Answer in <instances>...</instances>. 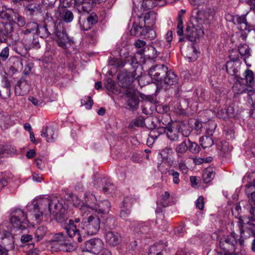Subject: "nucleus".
Wrapping results in <instances>:
<instances>
[{"label":"nucleus","instance_id":"1","mask_svg":"<svg viewBox=\"0 0 255 255\" xmlns=\"http://www.w3.org/2000/svg\"><path fill=\"white\" fill-rule=\"evenodd\" d=\"M214 15L213 10L210 8L205 7L198 10L196 15L191 18L186 28V35L188 40L193 41L203 35L204 30L209 27Z\"/></svg>","mask_w":255,"mask_h":255},{"label":"nucleus","instance_id":"2","mask_svg":"<svg viewBox=\"0 0 255 255\" xmlns=\"http://www.w3.org/2000/svg\"><path fill=\"white\" fill-rule=\"evenodd\" d=\"M62 204L60 203L57 197L50 199L44 198L38 201V205H34L33 210V216L35 217V220L38 222L40 218L43 214L45 215L53 216L57 222L62 223L65 222L64 227L69 223V221L66 215L62 213Z\"/></svg>","mask_w":255,"mask_h":255},{"label":"nucleus","instance_id":"3","mask_svg":"<svg viewBox=\"0 0 255 255\" xmlns=\"http://www.w3.org/2000/svg\"><path fill=\"white\" fill-rule=\"evenodd\" d=\"M100 220L96 215H90L88 217H84L79 228L74 225L72 220L69 221L65 227L66 234L70 238L79 243L82 242V236L93 235L98 232L100 229Z\"/></svg>","mask_w":255,"mask_h":255},{"label":"nucleus","instance_id":"4","mask_svg":"<svg viewBox=\"0 0 255 255\" xmlns=\"http://www.w3.org/2000/svg\"><path fill=\"white\" fill-rule=\"evenodd\" d=\"M244 76L246 84L244 83V79L243 78L237 79L233 86V91L237 94L248 91L249 100L254 101L255 98V89L254 88L255 85L254 73L252 70L247 69L244 73ZM249 102L251 103L250 101Z\"/></svg>","mask_w":255,"mask_h":255},{"label":"nucleus","instance_id":"5","mask_svg":"<svg viewBox=\"0 0 255 255\" xmlns=\"http://www.w3.org/2000/svg\"><path fill=\"white\" fill-rule=\"evenodd\" d=\"M237 245L238 235L235 232H232L229 235L224 236L220 240V255H238L236 252Z\"/></svg>","mask_w":255,"mask_h":255},{"label":"nucleus","instance_id":"6","mask_svg":"<svg viewBox=\"0 0 255 255\" xmlns=\"http://www.w3.org/2000/svg\"><path fill=\"white\" fill-rule=\"evenodd\" d=\"M10 223L13 228L23 230L28 226V221L24 212L22 210L16 209L11 214Z\"/></svg>","mask_w":255,"mask_h":255},{"label":"nucleus","instance_id":"7","mask_svg":"<svg viewBox=\"0 0 255 255\" xmlns=\"http://www.w3.org/2000/svg\"><path fill=\"white\" fill-rule=\"evenodd\" d=\"M131 35L140 36H146L147 38L153 39L155 37V32L153 29L145 26L142 22L139 20L138 23L134 22L130 30Z\"/></svg>","mask_w":255,"mask_h":255},{"label":"nucleus","instance_id":"8","mask_svg":"<svg viewBox=\"0 0 255 255\" xmlns=\"http://www.w3.org/2000/svg\"><path fill=\"white\" fill-rule=\"evenodd\" d=\"M168 69V67L163 64L155 65L149 69L148 75L154 83L161 85Z\"/></svg>","mask_w":255,"mask_h":255},{"label":"nucleus","instance_id":"9","mask_svg":"<svg viewBox=\"0 0 255 255\" xmlns=\"http://www.w3.org/2000/svg\"><path fill=\"white\" fill-rule=\"evenodd\" d=\"M104 244L99 239H91L85 243L83 250L94 254H99L103 249Z\"/></svg>","mask_w":255,"mask_h":255},{"label":"nucleus","instance_id":"10","mask_svg":"<svg viewBox=\"0 0 255 255\" xmlns=\"http://www.w3.org/2000/svg\"><path fill=\"white\" fill-rule=\"evenodd\" d=\"M56 35L58 45L64 49H67L73 43V41L68 37L66 33V30L63 28L59 29L57 27Z\"/></svg>","mask_w":255,"mask_h":255},{"label":"nucleus","instance_id":"11","mask_svg":"<svg viewBox=\"0 0 255 255\" xmlns=\"http://www.w3.org/2000/svg\"><path fill=\"white\" fill-rule=\"evenodd\" d=\"M95 4V0H74V6L80 13H88Z\"/></svg>","mask_w":255,"mask_h":255},{"label":"nucleus","instance_id":"12","mask_svg":"<svg viewBox=\"0 0 255 255\" xmlns=\"http://www.w3.org/2000/svg\"><path fill=\"white\" fill-rule=\"evenodd\" d=\"M125 94L127 98L128 109L131 111L136 109L138 108L139 101L134 89L131 88H128L125 91Z\"/></svg>","mask_w":255,"mask_h":255},{"label":"nucleus","instance_id":"13","mask_svg":"<svg viewBox=\"0 0 255 255\" xmlns=\"http://www.w3.org/2000/svg\"><path fill=\"white\" fill-rule=\"evenodd\" d=\"M41 135L46 138L48 142H52L57 137V132L52 127H46L42 128Z\"/></svg>","mask_w":255,"mask_h":255},{"label":"nucleus","instance_id":"14","mask_svg":"<svg viewBox=\"0 0 255 255\" xmlns=\"http://www.w3.org/2000/svg\"><path fill=\"white\" fill-rule=\"evenodd\" d=\"M160 53L158 51L154 45H147L142 49H141L137 52L140 55L144 54L149 58L153 59L156 57Z\"/></svg>","mask_w":255,"mask_h":255},{"label":"nucleus","instance_id":"15","mask_svg":"<svg viewBox=\"0 0 255 255\" xmlns=\"http://www.w3.org/2000/svg\"><path fill=\"white\" fill-rule=\"evenodd\" d=\"M138 20H140L145 26H152L156 20V14L153 11H149L146 13L144 15H141L138 17Z\"/></svg>","mask_w":255,"mask_h":255},{"label":"nucleus","instance_id":"16","mask_svg":"<svg viewBox=\"0 0 255 255\" xmlns=\"http://www.w3.org/2000/svg\"><path fill=\"white\" fill-rule=\"evenodd\" d=\"M123 205L120 213V217L126 221L130 214V208L132 206V203L129 198H126L123 201Z\"/></svg>","mask_w":255,"mask_h":255},{"label":"nucleus","instance_id":"17","mask_svg":"<svg viewBox=\"0 0 255 255\" xmlns=\"http://www.w3.org/2000/svg\"><path fill=\"white\" fill-rule=\"evenodd\" d=\"M188 150V145L186 140H185L181 143L176 145L175 151L177 155V159L188 158L186 153Z\"/></svg>","mask_w":255,"mask_h":255},{"label":"nucleus","instance_id":"18","mask_svg":"<svg viewBox=\"0 0 255 255\" xmlns=\"http://www.w3.org/2000/svg\"><path fill=\"white\" fill-rule=\"evenodd\" d=\"M105 239L110 245L115 246L120 243L121 241V237L119 233L110 231L106 233Z\"/></svg>","mask_w":255,"mask_h":255},{"label":"nucleus","instance_id":"19","mask_svg":"<svg viewBox=\"0 0 255 255\" xmlns=\"http://www.w3.org/2000/svg\"><path fill=\"white\" fill-rule=\"evenodd\" d=\"M234 24L238 25V28L242 31L248 29V23L246 19V14L241 16L235 15L233 17Z\"/></svg>","mask_w":255,"mask_h":255},{"label":"nucleus","instance_id":"20","mask_svg":"<svg viewBox=\"0 0 255 255\" xmlns=\"http://www.w3.org/2000/svg\"><path fill=\"white\" fill-rule=\"evenodd\" d=\"M12 30L11 24L0 22V41H3L5 39L6 35L11 33Z\"/></svg>","mask_w":255,"mask_h":255},{"label":"nucleus","instance_id":"21","mask_svg":"<svg viewBox=\"0 0 255 255\" xmlns=\"http://www.w3.org/2000/svg\"><path fill=\"white\" fill-rule=\"evenodd\" d=\"M163 80L162 81V84L164 83L168 85H173L177 83L178 78L177 76L175 75L173 71L171 70L168 69V71L167 73H166V75Z\"/></svg>","mask_w":255,"mask_h":255},{"label":"nucleus","instance_id":"22","mask_svg":"<svg viewBox=\"0 0 255 255\" xmlns=\"http://www.w3.org/2000/svg\"><path fill=\"white\" fill-rule=\"evenodd\" d=\"M95 211L104 214L109 213L111 207V204L108 200H104L98 204H94Z\"/></svg>","mask_w":255,"mask_h":255},{"label":"nucleus","instance_id":"23","mask_svg":"<svg viewBox=\"0 0 255 255\" xmlns=\"http://www.w3.org/2000/svg\"><path fill=\"white\" fill-rule=\"evenodd\" d=\"M59 16L61 20L67 23L71 22L73 18L74 15L73 13L65 8L59 9Z\"/></svg>","mask_w":255,"mask_h":255},{"label":"nucleus","instance_id":"24","mask_svg":"<svg viewBox=\"0 0 255 255\" xmlns=\"http://www.w3.org/2000/svg\"><path fill=\"white\" fill-rule=\"evenodd\" d=\"M167 245L162 243H156L151 246L148 251V255H162V251Z\"/></svg>","mask_w":255,"mask_h":255},{"label":"nucleus","instance_id":"25","mask_svg":"<svg viewBox=\"0 0 255 255\" xmlns=\"http://www.w3.org/2000/svg\"><path fill=\"white\" fill-rule=\"evenodd\" d=\"M165 131L168 138L171 140L176 141L178 139L180 129L178 127H167L165 128Z\"/></svg>","mask_w":255,"mask_h":255},{"label":"nucleus","instance_id":"26","mask_svg":"<svg viewBox=\"0 0 255 255\" xmlns=\"http://www.w3.org/2000/svg\"><path fill=\"white\" fill-rule=\"evenodd\" d=\"M238 51L247 66H251V64H248L247 61V59L251 56V51L249 46L246 44H240L238 47Z\"/></svg>","mask_w":255,"mask_h":255},{"label":"nucleus","instance_id":"27","mask_svg":"<svg viewBox=\"0 0 255 255\" xmlns=\"http://www.w3.org/2000/svg\"><path fill=\"white\" fill-rule=\"evenodd\" d=\"M215 176V172L214 169L211 167H209L204 171L202 178L204 183H208L214 179Z\"/></svg>","mask_w":255,"mask_h":255},{"label":"nucleus","instance_id":"28","mask_svg":"<svg viewBox=\"0 0 255 255\" xmlns=\"http://www.w3.org/2000/svg\"><path fill=\"white\" fill-rule=\"evenodd\" d=\"M27 11L31 15H36L40 13L41 6L37 3H31L26 6Z\"/></svg>","mask_w":255,"mask_h":255},{"label":"nucleus","instance_id":"29","mask_svg":"<svg viewBox=\"0 0 255 255\" xmlns=\"http://www.w3.org/2000/svg\"><path fill=\"white\" fill-rule=\"evenodd\" d=\"M37 32L42 37L46 38L53 32V29L48 27L47 25L44 24L37 27Z\"/></svg>","mask_w":255,"mask_h":255},{"label":"nucleus","instance_id":"30","mask_svg":"<svg viewBox=\"0 0 255 255\" xmlns=\"http://www.w3.org/2000/svg\"><path fill=\"white\" fill-rule=\"evenodd\" d=\"M201 145L203 148L211 147L214 143L213 139L210 136H203L200 138Z\"/></svg>","mask_w":255,"mask_h":255},{"label":"nucleus","instance_id":"31","mask_svg":"<svg viewBox=\"0 0 255 255\" xmlns=\"http://www.w3.org/2000/svg\"><path fill=\"white\" fill-rule=\"evenodd\" d=\"M94 205L83 204L80 208L81 214L82 216H88L92 212L95 211Z\"/></svg>","mask_w":255,"mask_h":255},{"label":"nucleus","instance_id":"32","mask_svg":"<svg viewBox=\"0 0 255 255\" xmlns=\"http://www.w3.org/2000/svg\"><path fill=\"white\" fill-rule=\"evenodd\" d=\"M13 13V9L3 7L0 11V18L3 19L9 20Z\"/></svg>","mask_w":255,"mask_h":255},{"label":"nucleus","instance_id":"33","mask_svg":"<svg viewBox=\"0 0 255 255\" xmlns=\"http://www.w3.org/2000/svg\"><path fill=\"white\" fill-rule=\"evenodd\" d=\"M47 232L46 227L41 226L39 227L35 231V236L37 241L42 239Z\"/></svg>","mask_w":255,"mask_h":255},{"label":"nucleus","instance_id":"34","mask_svg":"<svg viewBox=\"0 0 255 255\" xmlns=\"http://www.w3.org/2000/svg\"><path fill=\"white\" fill-rule=\"evenodd\" d=\"M157 5H160L155 0H143L141 6L144 9L153 8Z\"/></svg>","mask_w":255,"mask_h":255},{"label":"nucleus","instance_id":"35","mask_svg":"<svg viewBox=\"0 0 255 255\" xmlns=\"http://www.w3.org/2000/svg\"><path fill=\"white\" fill-rule=\"evenodd\" d=\"M171 197L168 191H165L161 196V204L163 207H167L170 205Z\"/></svg>","mask_w":255,"mask_h":255},{"label":"nucleus","instance_id":"36","mask_svg":"<svg viewBox=\"0 0 255 255\" xmlns=\"http://www.w3.org/2000/svg\"><path fill=\"white\" fill-rule=\"evenodd\" d=\"M187 159V158L177 159L178 168L182 173L184 174H187L189 170L186 164Z\"/></svg>","mask_w":255,"mask_h":255},{"label":"nucleus","instance_id":"37","mask_svg":"<svg viewBox=\"0 0 255 255\" xmlns=\"http://www.w3.org/2000/svg\"><path fill=\"white\" fill-rule=\"evenodd\" d=\"M85 204L88 205H94L96 204L97 199L94 194L90 192H87L85 195Z\"/></svg>","mask_w":255,"mask_h":255},{"label":"nucleus","instance_id":"38","mask_svg":"<svg viewBox=\"0 0 255 255\" xmlns=\"http://www.w3.org/2000/svg\"><path fill=\"white\" fill-rule=\"evenodd\" d=\"M188 141L190 143L188 146V149L193 153H198L200 150V146L196 143L191 142L189 139L188 140Z\"/></svg>","mask_w":255,"mask_h":255},{"label":"nucleus","instance_id":"39","mask_svg":"<svg viewBox=\"0 0 255 255\" xmlns=\"http://www.w3.org/2000/svg\"><path fill=\"white\" fill-rule=\"evenodd\" d=\"M169 175L172 177L173 182L174 184H178L180 181L179 178V173L174 170V169H171L168 171Z\"/></svg>","mask_w":255,"mask_h":255},{"label":"nucleus","instance_id":"40","mask_svg":"<svg viewBox=\"0 0 255 255\" xmlns=\"http://www.w3.org/2000/svg\"><path fill=\"white\" fill-rule=\"evenodd\" d=\"M109 63L116 67H123L125 66V62L120 59L113 58L109 61Z\"/></svg>","mask_w":255,"mask_h":255},{"label":"nucleus","instance_id":"41","mask_svg":"<svg viewBox=\"0 0 255 255\" xmlns=\"http://www.w3.org/2000/svg\"><path fill=\"white\" fill-rule=\"evenodd\" d=\"M81 104L86 106V109H90L93 105V101L92 98L89 97H86L84 99H82Z\"/></svg>","mask_w":255,"mask_h":255},{"label":"nucleus","instance_id":"42","mask_svg":"<svg viewBox=\"0 0 255 255\" xmlns=\"http://www.w3.org/2000/svg\"><path fill=\"white\" fill-rule=\"evenodd\" d=\"M251 203H254V206H252L251 208L250 209V213L252 216V218H253L254 220H255V191H253L251 194Z\"/></svg>","mask_w":255,"mask_h":255},{"label":"nucleus","instance_id":"43","mask_svg":"<svg viewBox=\"0 0 255 255\" xmlns=\"http://www.w3.org/2000/svg\"><path fill=\"white\" fill-rule=\"evenodd\" d=\"M9 49L8 47L3 48L0 53V60L5 61L9 56Z\"/></svg>","mask_w":255,"mask_h":255},{"label":"nucleus","instance_id":"44","mask_svg":"<svg viewBox=\"0 0 255 255\" xmlns=\"http://www.w3.org/2000/svg\"><path fill=\"white\" fill-rule=\"evenodd\" d=\"M179 128L180 129V132L183 136L188 137L190 134L191 130L189 127L185 125H182Z\"/></svg>","mask_w":255,"mask_h":255},{"label":"nucleus","instance_id":"45","mask_svg":"<svg viewBox=\"0 0 255 255\" xmlns=\"http://www.w3.org/2000/svg\"><path fill=\"white\" fill-rule=\"evenodd\" d=\"M88 23L90 22L91 25H93L98 22V16L95 13H91L87 18Z\"/></svg>","mask_w":255,"mask_h":255},{"label":"nucleus","instance_id":"46","mask_svg":"<svg viewBox=\"0 0 255 255\" xmlns=\"http://www.w3.org/2000/svg\"><path fill=\"white\" fill-rule=\"evenodd\" d=\"M217 116L220 118L223 119H226V118L229 117V115L228 113V110H227V108L221 109L220 111H219L217 113Z\"/></svg>","mask_w":255,"mask_h":255},{"label":"nucleus","instance_id":"47","mask_svg":"<svg viewBox=\"0 0 255 255\" xmlns=\"http://www.w3.org/2000/svg\"><path fill=\"white\" fill-rule=\"evenodd\" d=\"M177 33L179 35H182L183 34V21L180 16L178 17V24L177 26Z\"/></svg>","mask_w":255,"mask_h":255},{"label":"nucleus","instance_id":"48","mask_svg":"<svg viewBox=\"0 0 255 255\" xmlns=\"http://www.w3.org/2000/svg\"><path fill=\"white\" fill-rule=\"evenodd\" d=\"M54 240L57 242H65L66 240V235L63 233H59L54 236Z\"/></svg>","mask_w":255,"mask_h":255},{"label":"nucleus","instance_id":"49","mask_svg":"<svg viewBox=\"0 0 255 255\" xmlns=\"http://www.w3.org/2000/svg\"><path fill=\"white\" fill-rule=\"evenodd\" d=\"M246 229L248 230L254 236H255V224L250 221L247 223Z\"/></svg>","mask_w":255,"mask_h":255},{"label":"nucleus","instance_id":"50","mask_svg":"<svg viewBox=\"0 0 255 255\" xmlns=\"http://www.w3.org/2000/svg\"><path fill=\"white\" fill-rule=\"evenodd\" d=\"M0 238L2 239L6 238L9 239L11 242H13V237L12 234L7 231H3L1 233L0 232Z\"/></svg>","mask_w":255,"mask_h":255},{"label":"nucleus","instance_id":"51","mask_svg":"<svg viewBox=\"0 0 255 255\" xmlns=\"http://www.w3.org/2000/svg\"><path fill=\"white\" fill-rule=\"evenodd\" d=\"M114 185L110 182H107L105 186L103 188V190L105 193L112 192L114 189Z\"/></svg>","mask_w":255,"mask_h":255},{"label":"nucleus","instance_id":"52","mask_svg":"<svg viewBox=\"0 0 255 255\" xmlns=\"http://www.w3.org/2000/svg\"><path fill=\"white\" fill-rule=\"evenodd\" d=\"M196 207L200 210H203L204 209V198L203 196H200L196 202Z\"/></svg>","mask_w":255,"mask_h":255},{"label":"nucleus","instance_id":"53","mask_svg":"<svg viewBox=\"0 0 255 255\" xmlns=\"http://www.w3.org/2000/svg\"><path fill=\"white\" fill-rule=\"evenodd\" d=\"M134 45L136 48H144L145 46L146 42L143 40L138 39L134 42Z\"/></svg>","mask_w":255,"mask_h":255},{"label":"nucleus","instance_id":"54","mask_svg":"<svg viewBox=\"0 0 255 255\" xmlns=\"http://www.w3.org/2000/svg\"><path fill=\"white\" fill-rule=\"evenodd\" d=\"M32 239V237L30 235H23L21 236V242L23 244L27 243Z\"/></svg>","mask_w":255,"mask_h":255},{"label":"nucleus","instance_id":"55","mask_svg":"<svg viewBox=\"0 0 255 255\" xmlns=\"http://www.w3.org/2000/svg\"><path fill=\"white\" fill-rule=\"evenodd\" d=\"M17 23L19 26L22 27L25 24V18L21 16H17Z\"/></svg>","mask_w":255,"mask_h":255},{"label":"nucleus","instance_id":"56","mask_svg":"<svg viewBox=\"0 0 255 255\" xmlns=\"http://www.w3.org/2000/svg\"><path fill=\"white\" fill-rule=\"evenodd\" d=\"M92 26V25H91L90 22L88 23V20L86 19L85 20L83 24H81V28L83 30H88Z\"/></svg>","mask_w":255,"mask_h":255},{"label":"nucleus","instance_id":"57","mask_svg":"<svg viewBox=\"0 0 255 255\" xmlns=\"http://www.w3.org/2000/svg\"><path fill=\"white\" fill-rule=\"evenodd\" d=\"M10 147L8 145H0V155L4 153H9Z\"/></svg>","mask_w":255,"mask_h":255},{"label":"nucleus","instance_id":"58","mask_svg":"<svg viewBox=\"0 0 255 255\" xmlns=\"http://www.w3.org/2000/svg\"><path fill=\"white\" fill-rule=\"evenodd\" d=\"M165 38L166 41L168 43V46H169V45H170V42L172 40V32L171 31H167L165 36Z\"/></svg>","mask_w":255,"mask_h":255},{"label":"nucleus","instance_id":"59","mask_svg":"<svg viewBox=\"0 0 255 255\" xmlns=\"http://www.w3.org/2000/svg\"><path fill=\"white\" fill-rule=\"evenodd\" d=\"M115 83L111 79H108L106 84V87L108 90H112L114 86Z\"/></svg>","mask_w":255,"mask_h":255},{"label":"nucleus","instance_id":"60","mask_svg":"<svg viewBox=\"0 0 255 255\" xmlns=\"http://www.w3.org/2000/svg\"><path fill=\"white\" fill-rule=\"evenodd\" d=\"M130 64L133 67H135L137 65V67L138 66V62L134 56H131L130 60H128Z\"/></svg>","mask_w":255,"mask_h":255},{"label":"nucleus","instance_id":"61","mask_svg":"<svg viewBox=\"0 0 255 255\" xmlns=\"http://www.w3.org/2000/svg\"><path fill=\"white\" fill-rule=\"evenodd\" d=\"M168 108L167 107H163L161 105H159L156 107V110L158 113H166L167 112Z\"/></svg>","mask_w":255,"mask_h":255},{"label":"nucleus","instance_id":"62","mask_svg":"<svg viewBox=\"0 0 255 255\" xmlns=\"http://www.w3.org/2000/svg\"><path fill=\"white\" fill-rule=\"evenodd\" d=\"M222 147L221 150L224 151V152H228L231 150V149H229L227 148L228 146V143H227L226 141L222 142Z\"/></svg>","mask_w":255,"mask_h":255},{"label":"nucleus","instance_id":"63","mask_svg":"<svg viewBox=\"0 0 255 255\" xmlns=\"http://www.w3.org/2000/svg\"><path fill=\"white\" fill-rule=\"evenodd\" d=\"M98 36L97 31L96 30H93L88 33V36L89 37L93 40L95 39Z\"/></svg>","mask_w":255,"mask_h":255},{"label":"nucleus","instance_id":"64","mask_svg":"<svg viewBox=\"0 0 255 255\" xmlns=\"http://www.w3.org/2000/svg\"><path fill=\"white\" fill-rule=\"evenodd\" d=\"M36 154L35 151L33 149H30L26 153V157L28 158H32L35 156Z\"/></svg>","mask_w":255,"mask_h":255}]
</instances>
